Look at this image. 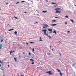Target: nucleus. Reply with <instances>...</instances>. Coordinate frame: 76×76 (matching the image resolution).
Masks as SVG:
<instances>
[{
	"label": "nucleus",
	"mask_w": 76,
	"mask_h": 76,
	"mask_svg": "<svg viewBox=\"0 0 76 76\" xmlns=\"http://www.w3.org/2000/svg\"><path fill=\"white\" fill-rule=\"evenodd\" d=\"M46 73H49V75H52V73H51V71H49V72H46Z\"/></svg>",
	"instance_id": "obj_2"
},
{
	"label": "nucleus",
	"mask_w": 76,
	"mask_h": 76,
	"mask_svg": "<svg viewBox=\"0 0 76 76\" xmlns=\"http://www.w3.org/2000/svg\"><path fill=\"white\" fill-rule=\"evenodd\" d=\"M18 3H19V2H17V3H16V4H18Z\"/></svg>",
	"instance_id": "obj_31"
},
{
	"label": "nucleus",
	"mask_w": 76,
	"mask_h": 76,
	"mask_svg": "<svg viewBox=\"0 0 76 76\" xmlns=\"http://www.w3.org/2000/svg\"><path fill=\"white\" fill-rule=\"evenodd\" d=\"M54 7H56V5H54Z\"/></svg>",
	"instance_id": "obj_55"
},
{
	"label": "nucleus",
	"mask_w": 76,
	"mask_h": 76,
	"mask_svg": "<svg viewBox=\"0 0 76 76\" xmlns=\"http://www.w3.org/2000/svg\"><path fill=\"white\" fill-rule=\"evenodd\" d=\"M3 40H4V39H1V42H3Z\"/></svg>",
	"instance_id": "obj_14"
},
{
	"label": "nucleus",
	"mask_w": 76,
	"mask_h": 76,
	"mask_svg": "<svg viewBox=\"0 0 76 76\" xmlns=\"http://www.w3.org/2000/svg\"><path fill=\"white\" fill-rule=\"evenodd\" d=\"M43 41V40H39V41Z\"/></svg>",
	"instance_id": "obj_28"
},
{
	"label": "nucleus",
	"mask_w": 76,
	"mask_h": 76,
	"mask_svg": "<svg viewBox=\"0 0 76 76\" xmlns=\"http://www.w3.org/2000/svg\"><path fill=\"white\" fill-rule=\"evenodd\" d=\"M14 18L16 19H18V18L16 17H14Z\"/></svg>",
	"instance_id": "obj_18"
},
{
	"label": "nucleus",
	"mask_w": 76,
	"mask_h": 76,
	"mask_svg": "<svg viewBox=\"0 0 76 76\" xmlns=\"http://www.w3.org/2000/svg\"><path fill=\"white\" fill-rule=\"evenodd\" d=\"M1 62V61L0 60V63Z\"/></svg>",
	"instance_id": "obj_57"
},
{
	"label": "nucleus",
	"mask_w": 76,
	"mask_h": 76,
	"mask_svg": "<svg viewBox=\"0 0 76 76\" xmlns=\"http://www.w3.org/2000/svg\"><path fill=\"white\" fill-rule=\"evenodd\" d=\"M36 23H38V22H36Z\"/></svg>",
	"instance_id": "obj_46"
},
{
	"label": "nucleus",
	"mask_w": 76,
	"mask_h": 76,
	"mask_svg": "<svg viewBox=\"0 0 76 76\" xmlns=\"http://www.w3.org/2000/svg\"><path fill=\"white\" fill-rule=\"evenodd\" d=\"M47 12V11H43L42 12L43 13H46V12Z\"/></svg>",
	"instance_id": "obj_16"
},
{
	"label": "nucleus",
	"mask_w": 76,
	"mask_h": 76,
	"mask_svg": "<svg viewBox=\"0 0 76 76\" xmlns=\"http://www.w3.org/2000/svg\"><path fill=\"white\" fill-rule=\"evenodd\" d=\"M70 21L72 23H74V21L73 20H70Z\"/></svg>",
	"instance_id": "obj_9"
},
{
	"label": "nucleus",
	"mask_w": 76,
	"mask_h": 76,
	"mask_svg": "<svg viewBox=\"0 0 76 76\" xmlns=\"http://www.w3.org/2000/svg\"><path fill=\"white\" fill-rule=\"evenodd\" d=\"M65 18H67V19L68 18V16H65Z\"/></svg>",
	"instance_id": "obj_24"
},
{
	"label": "nucleus",
	"mask_w": 76,
	"mask_h": 76,
	"mask_svg": "<svg viewBox=\"0 0 76 76\" xmlns=\"http://www.w3.org/2000/svg\"><path fill=\"white\" fill-rule=\"evenodd\" d=\"M30 44H35V43L32 42H30Z\"/></svg>",
	"instance_id": "obj_21"
},
{
	"label": "nucleus",
	"mask_w": 76,
	"mask_h": 76,
	"mask_svg": "<svg viewBox=\"0 0 76 76\" xmlns=\"http://www.w3.org/2000/svg\"><path fill=\"white\" fill-rule=\"evenodd\" d=\"M53 33H54L55 34H57L56 31L55 30L54 31V32H53Z\"/></svg>",
	"instance_id": "obj_13"
},
{
	"label": "nucleus",
	"mask_w": 76,
	"mask_h": 76,
	"mask_svg": "<svg viewBox=\"0 0 76 76\" xmlns=\"http://www.w3.org/2000/svg\"><path fill=\"white\" fill-rule=\"evenodd\" d=\"M14 34H15V35H17V31H15L14 32Z\"/></svg>",
	"instance_id": "obj_20"
},
{
	"label": "nucleus",
	"mask_w": 76,
	"mask_h": 76,
	"mask_svg": "<svg viewBox=\"0 0 76 76\" xmlns=\"http://www.w3.org/2000/svg\"><path fill=\"white\" fill-rule=\"evenodd\" d=\"M67 32H68V33H69L70 31H68Z\"/></svg>",
	"instance_id": "obj_38"
},
{
	"label": "nucleus",
	"mask_w": 76,
	"mask_h": 76,
	"mask_svg": "<svg viewBox=\"0 0 76 76\" xmlns=\"http://www.w3.org/2000/svg\"><path fill=\"white\" fill-rule=\"evenodd\" d=\"M9 4V3H7L6 4L7 5V4Z\"/></svg>",
	"instance_id": "obj_36"
},
{
	"label": "nucleus",
	"mask_w": 76,
	"mask_h": 76,
	"mask_svg": "<svg viewBox=\"0 0 76 76\" xmlns=\"http://www.w3.org/2000/svg\"><path fill=\"white\" fill-rule=\"evenodd\" d=\"M52 51H53V49H52Z\"/></svg>",
	"instance_id": "obj_48"
},
{
	"label": "nucleus",
	"mask_w": 76,
	"mask_h": 76,
	"mask_svg": "<svg viewBox=\"0 0 76 76\" xmlns=\"http://www.w3.org/2000/svg\"><path fill=\"white\" fill-rule=\"evenodd\" d=\"M11 53H13V51H12L11 52Z\"/></svg>",
	"instance_id": "obj_45"
},
{
	"label": "nucleus",
	"mask_w": 76,
	"mask_h": 76,
	"mask_svg": "<svg viewBox=\"0 0 76 76\" xmlns=\"http://www.w3.org/2000/svg\"><path fill=\"white\" fill-rule=\"evenodd\" d=\"M13 53H15V50L12 51Z\"/></svg>",
	"instance_id": "obj_40"
},
{
	"label": "nucleus",
	"mask_w": 76,
	"mask_h": 76,
	"mask_svg": "<svg viewBox=\"0 0 76 76\" xmlns=\"http://www.w3.org/2000/svg\"><path fill=\"white\" fill-rule=\"evenodd\" d=\"M42 39V38L41 37H40V38H39V39Z\"/></svg>",
	"instance_id": "obj_39"
},
{
	"label": "nucleus",
	"mask_w": 76,
	"mask_h": 76,
	"mask_svg": "<svg viewBox=\"0 0 76 76\" xmlns=\"http://www.w3.org/2000/svg\"><path fill=\"white\" fill-rule=\"evenodd\" d=\"M14 58L15 61H16H16H17V60H16V58Z\"/></svg>",
	"instance_id": "obj_17"
},
{
	"label": "nucleus",
	"mask_w": 76,
	"mask_h": 76,
	"mask_svg": "<svg viewBox=\"0 0 76 76\" xmlns=\"http://www.w3.org/2000/svg\"><path fill=\"white\" fill-rule=\"evenodd\" d=\"M25 2V1H21V3H24Z\"/></svg>",
	"instance_id": "obj_27"
},
{
	"label": "nucleus",
	"mask_w": 76,
	"mask_h": 76,
	"mask_svg": "<svg viewBox=\"0 0 76 76\" xmlns=\"http://www.w3.org/2000/svg\"><path fill=\"white\" fill-rule=\"evenodd\" d=\"M23 54H25V53H24V52H23Z\"/></svg>",
	"instance_id": "obj_42"
},
{
	"label": "nucleus",
	"mask_w": 76,
	"mask_h": 76,
	"mask_svg": "<svg viewBox=\"0 0 76 76\" xmlns=\"http://www.w3.org/2000/svg\"><path fill=\"white\" fill-rule=\"evenodd\" d=\"M1 70H3V67H1Z\"/></svg>",
	"instance_id": "obj_23"
},
{
	"label": "nucleus",
	"mask_w": 76,
	"mask_h": 76,
	"mask_svg": "<svg viewBox=\"0 0 76 76\" xmlns=\"http://www.w3.org/2000/svg\"><path fill=\"white\" fill-rule=\"evenodd\" d=\"M57 25V24H51V26H56Z\"/></svg>",
	"instance_id": "obj_11"
},
{
	"label": "nucleus",
	"mask_w": 76,
	"mask_h": 76,
	"mask_svg": "<svg viewBox=\"0 0 76 76\" xmlns=\"http://www.w3.org/2000/svg\"><path fill=\"white\" fill-rule=\"evenodd\" d=\"M12 53L11 52H10V55H11V54H12Z\"/></svg>",
	"instance_id": "obj_37"
},
{
	"label": "nucleus",
	"mask_w": 76,
	"mask_h": 76,
	"mask_svg": "<svg viewBox=\"0 0 76 76\" xmlns=\"http://www.w3.org/2000/svg\"><path fill=\"white\" fill-rule=\"evenodd\" d=\"M61 10V8H57L54 10Z\"/></svg>",
	"instance_id": "obj_7"
},
{
	"label": "nucleus",
	"mask_w": 76,
	"mask_h": 76,
	"mask_svg": "<svg viewBox=\"0 0 76 76\" xmlns=\"http://www.w3.org/2000/svg\"><path fill=\"white\" fill-rule=\"evenodd\" d=\"M0 67H1V64H0Z\"/></svg>",
	"instance_id": "obj_52"
},
{
	"label": "nucleus",
	"mask_w": 76,
	"mask_h": 76,
	"mask_svg": "<svg viewBox=\"0 0 76 76\" xmlns=\"http://www.w3.org/2000/svg\"><path fill=\"white\" fill-rule=\"evenodd\" d=\"M50 48H51V46H50Z\"/></svg>",
	"instance_id": "obj_54"
},
{
	"label": "nucleus",
	"mask_w": 76,
	"mask_h": 76,
	"mask_svg": "<svg viewBox=\"0 0 76 76\" xmlns=\"http://www.w3.org/2000/svg\"><path fill=\"white\" fill-rule=\"evenodd\" d=\"M1 10V9H0V10Z\"/></svg>",
	"instance_id": "obj_59"
},
{
	"label": "nucleus",
	"mask_w": 76,
	"mask_h": 76,
	"mask_svg": "<svg viewBox=\"0 0 76 76\" xmlns=\"http://www.w3.org/2000/svg\"><path fill=\"white\" fill-rule=\"evenodd\" d=\"M7 63H9V62H8Z\"/></svg>",
	"instance_id": "obj_60"
},
{
	"label": "nucleus",
	"mask_w": 76,
	"mask_h": 76,
	"mask_svg": "<svg viewBox=\"0 0 76 76\" xmlns=\"http://www.w3.org/2000/svg\"><path fill=\"white\" fill-rule=\"evenodd\" d=\"M59 54H60V55H61V53H60Z\"/></svg>",
	"instance_id": "obj_50"
},
{
	"label": "nucleus",
	"mask_w": 76,
	"mask_h": 76,
	"mask_svg": "<svg viewBox=\"0 0 76 76\" xmlns=\"http://www.w3.org/2000/svg\"><path fill=\"white\" fill-rule=\"evenodd\" d=\"M42 32H44V34L45 35L47 36L50 39H51V37L50 36H48V34H46V32H47V30H43L42 31Z\"/></svg>",
	"instance_id": "obj_1"
},
{
	"label": "nucleus",
	"mask_w": 76,
	"mask_h": 76,
	"mask_svg": "<svg viewBox=\"0 0 76 76\" xmlns=\"http://www.w3.org/2000/svg\"><path fill=\"white\" fill-rule=\"evenodd\" d=\"M55 18V19H58V17H56Z\"/></svg>",
	"instance_id": "obj_34"
},
{
	"label": "nucleus",
	"mask_w": 76,
	"mask_h": 76,
	"mask_svg": "<svg viewBox=\"0 0 76 76\" xmlns=\"http://www.w3.org/2000/svg\"><path fill=\"white\" fill-rule=\"evenodd\" d=\"M32 50H33V51H35V50L34 49V48H33V49Z\"/></svg>",
	"instance_id": "obj_26"
},
{
	"label": "nucleus",
	"mask_w": 76,
	"mask_h": 76,
	"mask_svg": "<svg viewBox=\"0 0 76 76\" xmlns=\"http://www.w3.org/2000/svg\"><path fill=\"white\" fill-rule=\"evenodd\" d=\"M59 42H60V43H61V42L59 41Z\"/></svg>",
	"instance_id": "obj_47"
},
{
	"label": "nucleus",
	"mask_w": 76,
	"mask_h": 76,
	"mask_svg": "<svg viewBox=\"0 0 76 76\" xmlns=\"http://www.w3.org/2000/svg\"><path fill=\"white\" fill-rule=\"evenodd\" d=\"M56 70H57V71H58V72H61V71H60V70L59 69H57Z\"/></svg>",
	"instance_id": "obj_15"
},
{
	"label": "nucleus",
	"mask_w": 76,
	"mask_h": 76,
	"mask_svg": "<svg viewBox=\"0 0 76 76\" xmlns=\"http://www.w3.org/2000/svg\"><path fill=\"white\" fill-rule=\"evenodd\" d=\"M59 74L61 76H62V73H61V72H60Z\"/></svg>",
	"instance_id": "obj_19"
},
{
	"label": "nucleus",
	"mask_w": 76,
	"mask_h": 76,
	"mask_svg": "<svg viewBox=\"0 0 76 76\" xmlns=\"http://www.w3.org/2000/svg\"><path fill=\"white\" fill-rule=\"evenodd\" d=\"M52 4H56V3H54L53 2H52Z\"/></svg>",
	"instance_id": "obj_22"
},
{
	"label": "nucleus",
	"mask_w": 76,
	"mask_h": 76,
	"mask_svg": "<svg viewBox=\"0 0 76 76\" xmlns=\"http://www.w3.org/2000/svg\"><path fill=\"white\" fill-rule=\"evenodd\" d=\"M47 28V27H43V28H45H45Z\"/></svg>",
	"instance_id": "obj_32"
},
{
	"label": "nucleus",
	"mask_w": 76,
	"mask_h": 76,
	"mask_svg": "<svg viewBox=\"0 0 76 76\" xmlns=\"http://www.w3.org/2000/svg\"><path fill=\"white\" fill-rule=\"evenodd\" d=\"M8 67H10V65H8Z\"/></svg>",
	"instance_id": "obj_41"
},
{
	"label": "nucleus",
	"mask_w": 76,
	"mask_h": 76,
	"mask_svg": "<svg viewBox=\"0 0 76 76\" xmlns=\"http://www.w3.org/2000/svg\"><path fill=\"white\" fill-rule=\"evenodd\" d=\"M20 57V56H19V57Z\"/></svg>",
	"instance_id": "obj_62"
},
{
	"label": "nucleus",
	"mask_w": 76,
	"mask_h": 76,
	"mask_svg": "<svg viewBox=\"0 0 76 76\" xmlns=\"http://www.w3.org/2000/svg\"><path fill=\"white\" fill-rule=\"evenodd\" d=\"M67 23L66 22V23H65V25H66L67 24Z\"/></svg>",
	"instance_id": "obj_44"
},
{
	"label": "nucleus",
	"mask_w": 76,
	"mask_h": 76,
	"mask_svg": "<svg viewBox=\"0 0 76 76\" xmlns=\"http://www.w3.org/2000/svg\"><path fill=\"white\" fill-rule=\"evenodd\" d=\"M30 60L32 61V62H34V60L31 59H30Z\"/></svg>",
	"instance_id": "obj_10"
},
{
	"label": "nucleus",
	"mask_w": 76,
	"mask_h": 76,
	"mask_svg": "<svg viewBox=\"0 0 76 76\" xmlns=\"http://www.w3.org/2000/svg\"><path fill=\"white\" fill-rule=\"evenodd\" d=\"M36 11H37V12H38V10H36Z\"/></svg>",
	"instance_id": "obj_56"
},
{
	"label": "nucleus",
	"mask_w": 76,
	"mask_h": 76,
	"mask_svg": "<svg viewBox=\"0 0 76 76\" xmlns=\"http://www.w3.org/2000/svg\"><path fill=\"white\" fill-rule=\"evenodd\" d=\"M31 64H34V62H32L31 63Z\"/></svg>",
	"instance_id": "obj_30"
},
{
	"label": "nucleus",
	"mask_w": 76,
	"mask_h": 76,
	"mask_svg": "<svg viewBox=\"0 0 76 76\" xmlns=\"http://www.w3.org/2000/svg\"><path fill=\"white\" fill-rule=\"evenodd\" d=\"M26 44L27 45H29V44L28 42H26Z\"/></svg>",
	"instance_id": "obj_33"
},
{
	"label": "nucleus",
	"mask_w": 76,
	"mask_h": 76,
	"mask_svg": "<svg viewBox=\"0 0 76 76\" xmlns=\"http://www.w3.org/2000/svg\"><path fill=\"white\" fill-rule=\"evenodd\" d=\"M20 76H24V75H21Z\"/></svg>",
	"instance_id": "obj_49"
},
{
	"label": "nucleus",
	"mask_w": 76,
	"mask_h": 76,
	"mask_svg": "<svg viewBox=\"0 0 76 76\" xmlns=\"http://www.w3.org/2000/svg\"><path fill=\"white\" fill-rule=\"evenodd\" d=\"M52 22H57V21L56 20H52Z\"/></svg>",
	"instance_id": "obj_25"
},
{
	"label": "nucleus",
	"mask_w": 76,
	"mask_h": 76,
	"mask_svg": "<svg viewBox=\"0 0 76 76\" xmlns=\"http://www.w3.org/2000/svg\"><path fill=\"white\" fill-rule=\"evenodd\" d=\"M3 61H4L3 60L2 61H1L0 63H1L2 65L3 64V63H4Z\"/></svg>",
	"instance_id": "obj_6"
},
{
	"label": "nucleus",
	"mask_w": 76,
	"mask_h": 76,
	"mask_svg": "<svg viewBox=\"0 0 76 76\" xmlns=\"http://www.w3.org/2000/svg\"><path fill=\"white\" fill-rule=\"evenodd\" d=\"M29 56H31V53H29Z\"/></svg>",
	"instance_id": "obj_29"
},
{
	"label": "nucleus",
	"mask_w": 76,
	"mask_h": 76,
	"mask_svg": "<svg viewBox=\"0 0 76 76\" xmlns=\"http://www.w3.org/2000/svg\"><path fill=\"white\" fill-rule=\"evenodd\" d=\"M60 11L58 10H57L56 12H55V13H60Z\"/></svg>",
	"instance_id": "obj_3"
},
{
	"label": "nucleus",
	"mask_w": 76,
	"mask_h": 76,
	"mask_svg": "<svg viewBox=\"0 0 76 76\" xmlns=\"http://www.w3.org/2000/svg\"><path fill=\"white\" fill-rule=\"evenodd\" d=\"M5 1L4 2V3H5Z\"/></svg>",
	"instance_id": "obj_61"
},
{
	"label": "nucleus",
	"mask_w": 76,
	"mask_h": 76,
	"mask_svg": "<svg viewBox=\"0 0 76 76\" xmlns=\"http://www.w3.org/2000/svg\"><path fill=\"white\" fill-rule=\"evenodd\" d=\"M34 76V75H32V76Z\"/></svg>",
	"instance_id": "obj_58"
},
{
	"label": "nucleus",
	"mask_w": 76,
	"mask_h": 76,
	"mask_svg": "<svg viewBox=\"0 0 76 76\" xmlns=\"http://www.w3.org/2000/svg\"><path fill=\"white\" fill-rule=\"evenodd\" d=\"M50 53H49L47 54V55H50Z\"/></svg>",
	"instance_id": "obj_35"
},
{
	"label": "nucleus",
	"mask_w": 76,
	"mask_h": 76,
	"mask_svg": "<svg viewBox=\"0 0 76 76\" xmlns=\"http://www.w3.org/2000/svg\"><path fill=\"white\" fill-rule=\"evenodd\" d=\"M48 31L50 32H51V31H53V30L51 29H49L48 30Z\"/></svg>",
	"instance_id": "obj_5"
},
{
	"label": "nucleus",
	"mask_w": 76,
	"mask_h": 76,
	"mask_svg": "<svg viewBox=\"0 0 76 76\" xmlns=\"http://www.w3.org/2000/svg\"><path fill=\"white\" fill-rule=\"evenodd\" d=\"M51 32H52V31H51Z\"/></svg>",
	"instance_id": "obj_63"
},
{
	"label": "nucleus",
	"mask_w": 76,
	"mask_h": 76,
	"mask_svg": "<svg viewBox=\"0 0 76 76\" xmlns=\"http://www.w3.org/2000/svg\"><path fill=\"white\" fill-rule=\"evenodd\" d=\"M9 24H8V25H7V26H9Z\"/></svg>",
	"instance_id": "obj_51"
},
{
	"label": "nucleus",
	"mask_w": 76,
	"mask_h": 76,
	"mask_svg": "<svg viewBox=\"0 0 76 76\" xmlns=\"http://www.w3.org/2000/svg\"><path fill=\"white\" fill-rule=\"evenodd\" d=\"M44 26H45L46 28H48V27H49V26H48L47 24H44Z\"/></svg>",
	"instance_id": "obj_4"
},
{
	"label": "nucleus",
	"mask_w": 76,
	"mask_h": 76,
	"mask_svg": "<svg viewBox=\"0 0 76 76\" xmlns=\"http://www.w3.org/2000/svg\"><path fill=\"white\" fill-rule=\"evenodd\" d=\"M13 30H14V29H11L9 30L8 31H13Z\"/></svg>",
	"instance_id": "obj_12"
},
{
	"label": "nucleus",
	"mask_w": 76,
	"mask_h": 76,
	"mask_svg": "<svg viewBox=\"0 0 76 76\" xmlns=\"http://www.w3.org/2000/svg\"><path fill=\"white\" fill-rule=\"evenodd\" d=\"M27 13L26 12H24V13Z\"/></svg>",
	"instance_id": "obj_43"
},
{
	"label": "nucleus",
	"mask_w": 76,
	"mask_h": 76,
	"mask_svg": "<svg viewBox=\"0 0 76 76\" xmlns=\"http://www.w3.org/2000/svg\"><path fill=\"white\" fill-rule=\"evenodd\" d=\"M55 6H58L57 4H56Z\"/></svg>",
	"instance_id": "obj_53"
},
{
	"label": "nucleus",
	"mask_w": 76,
	"mask_h": 76,
	"mask_svg": "<svg viewBox=\"0 0 76 76\" xmlns=\"http://www.w3.org/2000/svg\"><path fill=\"white\" fill-rule=\"evenodd\" d=\"M3 47V46L2 45H0V50H1V47Z\"/></svg>",
	"instance_id": "obj_8"
}]
</instances>
